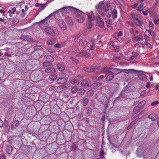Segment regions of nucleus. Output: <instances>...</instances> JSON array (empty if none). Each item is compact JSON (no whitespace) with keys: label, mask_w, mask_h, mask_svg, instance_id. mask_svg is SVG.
<instances>
[{"label":"nucleus","mask_w":159,"mask_h":159,"mask_svg":"<svg viewBox=\"0 0 159 159\" xmlns=\"http://www.w3.org/2000/svg\"><path fill=\"white\" fill-rule=\"evenodd\" d=\"M44 30L46 33L52 36L58 34V30L55 27L48 26L44 29Z\"/></svg>","instance_id":"f257e3e1"},{"label":"nucleus","mask_w":159,"mask_h":159,"mask_svg":"<svg viewBox=\"0 0 159 159\" xmlns=\"http://www.w3.org/2000/svg\"><path fill=\"white\" fill-rule=\"evenodd\" d=\"M77 14V20L79 23H82L84 20V17L83 15L82 12L78 9L76 11H75Z\"/></svg>","instance_id":"f03ea898"},{"label":"nucleus","mask_w":159,"mask_h":159,"mask_svg":"<svg viewBox=\"0 0 159 159\" xmlns=\"http://www.w3.org/2000/svg\"><path fill=\"white\" fill-rule=\"evenodd\" d=\"M114 73L111 71H108L106 73V80L107 81H110L112 80L114 76L113 75Z\"/></svg>","instance_id":"7ed1b4c3"},{"label":"nucleus","mask_w":159,"mask_h":159,"mask_svg":"<svg viewBox=\"0 0 159 159\" xmlns=\"http://www.w3.org/2000/svg\"><path fill=\"white\" fill-rule=\"evenodd\" d=\"M20 39L24 41H28L33 42H36L33 41L32 38L31 36H28L27 35H25L22 34L20 37Z\"/></svg>","instance_id":"20e7f679"},{"label":"nucleus","mask_w":159,"mask_h":159,"mask_svg":"<svg viewBox=\"0 0 159 159\" xmlns=\"http://www.w3.org/2000/svg\"><path fill=\"white\" fill-rule=\"evenodd\" d=\"M19 123L20 122L18 120H13L11 124V129L12 130L16 129L18 127Z\"/></svg>","instance_id":"39448f33"},{"label":"nucleus","mask_w":159,"mask_h":159,"mask_svg":"<svg viewBox=\"0 0 159 159\" xmlns=\"http://www.w3.org/2000/svg\"><path fill=\"white\" fill-rule=\"evenodd\" d=\"M78 56L82 57L84 56L85 57H89L90 56V54L87 52L85 50H82L81 52H79L77 53Z\"/></svg>","instance_id":"423d86ee"},{"label":"nucleus","mask_w":159,"mask_h":159,"mask_svg":"<svg viewBox=\"0 0 159 159\" xmlns=\"http://www.w3.org/2000/svg\"><path fill=\"white\" fill-rule=\"evenodd\" d=\"M58 24L62 30H64L66 29L65 24L62 20L59 19L58 20Z\"/></svg>","instance_id":"0eeeda50"},{"label":"nucleus","mask_w":159,"mask_h":159,"mask_svg":"<svg viewBox=\"0 0 159 159\" xmlns=\"http://www.w3.org/2000/svg\"><path fill=\"white\" fill-rule=\"evenodd\" d=\"M98 24L99 26L101 28H102L104 26V22L100 16H98L97 18Z\"/></svg>","instance_id":"6e6552de"},{"label":"nucleus","mask_w":159,"mask_h":159,"mask_svg":"<svg viewBox=\"0 0 159 159\" xmlns=\"http://www.w3.org/2000/svg\"><path fill=\"white\" fill-rule=\"evenodd\" d=\"M44 59L49 62H52L54 60L53 57L52 56L48 55H45L44 57Z\"/></svg>","instance_id":"1a4fd4ad"},{"label":"nucleus","mask_w":159,"mask_h":159,"mask_svg":"<svg viewBox=\"0 0 159 159\" xmlns=\"http://www.w3.org/2000/svg\"><path fill=\"white\" fill-rule=\"evenodd\" d=\"M44 72L47 73H54L55 72V69L52 67H48L45 69Z\"/></svg>","instance_id":"9d476101"},{"label":"nucleus","mask_w":159,"mask_h":159,"mask_svg":"<svg viewBox=\"0 0 159 159\" xmlns=\"http://www.w3.org/2000/svg\"><path fill=\"white\" fill-rule=\"evenodd\" d=\"M89 102V99L85 97H83L82 99L81 103L84 106H86L88 104Z\"/></svg>","instance_id":"9b49d317"},{"label":"nucleus","mask_w":159,"mask_h":159,"mask_svg":"<svg viewBox=\"0 0 159 159\" xmlns=\"http://www.w3.org/2000/svg\"><path fill=\"white\" fill-rule=\"evenodd\" d=\"M62 9H66V11L67 12V13H68L70 12V11H72V9L75 10V11H76L78 10L76 8L74 7H64L62 8Z\"/></svg>","instance_id":"f8f14e48"},{"label":"nucleus","mask_w":159,"mask_h":159,"mask_svg":"<svg viewBox=\"0 0 159 159\" xmlns=\"http://www.w3.org/2000/svg\"><path fill=\"white\" fill-rule=\"evenodd\" d=\"M105 12V15L106 16L108 17H110L111 14L112 10L110 9H107L105 8L104 9Z\"/></svg>","instance_id":"ddd939ff"},{"label":"nucleus","mask_w":159,"mask_h":159,"mask_svg":"<svg viewBox=\"0 0 159 159\" xmlns=\"http://www.w3.org/2000/svg\"><path fill=\"white\" fill-rule=\"evenodd\" d=\"M58 12H61V13H62V14L63 15L64 14V15H65L67 13V12L66 11V9H62V8L59 9V10H58L57 11H54L53 13H56ZM52 14H53V13L51 14L50 15H49V16H48V17H49V16H51Z\"/></svg>","instance_id":"4468645a"},{"label":"nucleus","mask_w":159,"mask_h":159,"mask_svg":"<svg viewBox=\"0 0 159 159\" xmlns=\"http://www.w3.org/2000/svg\"><path fill=\"white\" fill-rule=\"evenodd\" d=\"M67 81L66 79L64 77L59 78L57 80V83L58 84H63Z\"/></svg>","instance_id":"2eb2a0df"},{"label":"nucleus","mask_w":159,"mask_h":159,"mask_svg":"<svg viewBox=\"0 0 159 159\" xmlns=\"http://www.w3.org/2000/svg\"><path fill=\"white\" fill-rule=\"evenodd\" d=\"M12 151L13 148L11 146L9 145L7 147L6 151L7 153L9 154H11L12 153Z\"/></svg>","instance_id":"dca6fc26"},{"label":"nucleus","mask_w":159,"mask_h":159,"mask_svg":"<svg viewBox=\"0 0 159 159\" xmlns=\"http://www.w3.org/2000/svg\"><path fill=\"white\" fill-rule=\"evenodd\" d=\"M57 39L56 38H53L47 41V43L49 45H52L56 42Z\"/></svg>","instance_id":"f3484780"},{"label":"nucleus","mask_w":159,"mask_h":159,"mask_svg":"<svg viewBox=\"0 0 159 159\" xmlns=\"http://www.w3.org/2000/svg\"><path fill=\"white\" fill-rule=\"evenodd\" d=\"M89 82L87 80H84L81 83V85L82 86H85L87 88L89 87Z\"/></svg>","instance_id":"a211bd4d"},{"label":"nucleus","mask_w":159,"mask_h":159,"mask_svg":"<svg viewBox=\"0 0 159 159\" xmlns=\"http://www.w3.org/2000/svg\"><path fill=\"white\" fill-rule=\"evenodd\" d=\"M79 43L80 46L83 47L87 44V42L86 40L84 39H81L80 40Z\"/></svg>","instance_id":"6ab92c4d"},{"label":"nucleus","mask_w":159,"mask_h":159,"mask_svg":"<svg viewBox=\"0 0 159 159\" xmlns=\"http://www.w3.org/2000/svg\"><path fill=\"white\" fill-rule=\"evenodd\" d=\"M156 116L155 113H152L148 116V118L151 119L152 121H154L156 120Z\"/></svg>","instance_id":"aec40b11"},{"label":"nucleus","mask_w":159,"mask_h":159,"mask_svg":"<svg viewBox=\"0 0 159 159\" xmlns=\"http://www.w3.org/2000/svg\"><path fill=\"white\" fill-rule=\"evenodd\" d=\"M112 17L113 19H115L116 18L117 16V10L114 9L113 11H111V14Z\"/></svg>","instance_id":"412c9836"},{"label":"nucleus","mask_w":159,"mask_h":159,"mask_svg":"<svg viewBox=\"0 0 159 159\" xmlns=\"http://www.w3.org/2000/svg\"><path fill=\"white\" fill-rule=\"evenodd\" d=\"M104 4L103 2H100L98 5L96 6V8L98 10H102L104 7Z\"/></svg>","instance_id":"4be33fe9"},{"label":"nucleus","mask_w":159,"mask_h":159,"mask_svg":"<svg viewBox=\"0 0 159 159\" xmlns=\"http://www.w3.org/2000/svg\"><path fill=\"white\" fill-rule=\"evenodd\" d=\"M143 37L142 35H139L137 36L134 37V40L135 41H139L143 40Z\"/></svg>","instance_id":"5701e85b"},{"label":"nucleus","mask_w":159,"mask_h":159,"mask_svg":"<svg viewBox=\"0 0 159 159\" xmlns=\"http://www.w3.org/2000/svg\"><path fill=\"white\" fill-rule=\"evenodd\" d=\"M88 21H92L93 20L95 19L94 16L92 12H91V14L88 13Z\"/></svg>","instance_id":"b1692460"},{"label":"nucleus","mask_w":159,"mask_h":159,"mask_svg":"<svg viewBox=\"0 0 159 159\" xmlns=\"http://www.w3.org/2000/svg\"><path fill=\"white\" fill-rule=\"evenodd\" d=\"M138 77L142 80L145 81L147 79V77L144 74H140L138 75Z\"/></svg>","instance_id":"393cba45"},{"label":"nucleus","mask_w":159,"mask_h":159,"mask_svg":"<svg viewBox=\"0 0 159 159\" xmlns=\"http://www.w3.org/2000/svg\"><path fill=\"white\" fill-rule=\"evenodd\" d=\"M134 21L136 25L138 26L142 25L143 24V22L141 21H140L138 18L135 19Z\"/></svg>","instance_id":"a878e982"},{"label":"nucleus","mask_w":159,"mask_h":159,"mask_svg":"<svg viewBox=\"0 0 159 159\" xmlns=\"http://www.w3.org/2000/svg\"><path fill=\"white\" fill-rule=\"evenodd\" d=\"M130 17L134 21L135 19H138V16L137 14L133 13L130 14Z\"/></svg>","instance_id":"bb28decb"},{"label":"nucleus","mask_w":159,"mask_h":159,"mask_svg":"<svg viewBox=\"0 0 159 159\" xmlns=\"http://www.w3.org/2000/svg\"><path fill=\"white\" fill-rule=\"evenodd\" d=\"M136 153L137 155L139 157H142L143 155V152H142V149L140 148H138L137 150Z\"/></svg>","instance_id":"cd10ccee"},{"label":"nucleus","mask_w":159,"mask_h":159,"mask_svg":"<svg viewBox=\"0 0 159 159\" xmlns=\"http://www.w3.org/2000/svg\"><path fill=\"white\" fill-rule=\"evenodd\" d=\"M57 78V75L55 74H54L50 76L48 79L50 81H54Z\"/></svg>","instance_id":"c85d7f7f"},{"label":"nucleus","mask_w":159,"mask_h":159,"mask_svg":"<svg viewBox=\"0 0 159 159\" xmlns=\"http://www.w3.org/2000/svg\"><path fill=\"white\" fill-rule=\"evenodd\" d=\"M85 90L83 88H80L78 90V93L80 96H82L84 94Z\"/></svg>","instance_id":"c756f323"},{"label":"nucleus","mask_w":159,"mask_h":159,"mask_svg":"<svg viewBox=\"0 0 159 159\" xmlns=\"http://www.w3.org/2000/svg\"><path fill=\"white\" fill-rule=\"evenodd\" d=\"M94 94V92L93 90L90 89L87 92L88 97H91L93 96Z\"/></svg>","instance_id":"7c9ffc66"},{"label":"nucleus","mask_w":159,"mask_h":159,"mask_svg":"<svg viewBox=\"0 0 159 159\" xmlns=\"http://www.w3.org/2000/svg\"><path fill=\"white\" fill-rule=\"evenodd\" d=\"M140 109H141L139 106H135L134 109V112L136 114L140 111Z\"/></svg>","instance_id":"2f4dec72"},{"label":"nucleus","mask_w":159,"mask_h":159,"mask_svg":"<svg viewBox=\"0 0 159 159\" xmlns=\"http://www.w3.org/2000/svg\"><path fill=\"white\" fill-rule=\"evenodd\" d=\"M57 66L59 70L61 71H63L65 69L64 67L61 64H57Z\"/></svg>","instance_id":"473e14b6"},{"label":"nucleus","mask_w":159,"mask_h":159,"mask_svg":"<svg viewBox=\"0 0 159 159\" xmlns=\"http://www.w3.org/2000/svg\"><path fill=\"white\" fill-rule=\"evenodd\" d=\"M146 103V101H142L139 102L138 104V106L140 107L141 109H142L143 106Z\"/></svg>","instance_id":"72a5a7b5"},{"label":"nucleus","mask_w":159,"mask_h":159,"mask_svg":"<svg viewBox=\"0 0 159 159\" xmlns=\"http://www.w3.org/2000/svg\"><path fill=\"white\" fill-rule=\"evenodd\" d=\"M34 51H37L38 50L42 51L43 49V48L41 47L39 45L34 46Z\"/></svg>","instance_id":"f704fd0d"},{"label":"nucleus","mask_w":159,"mask_h":159,"mask_svg":"<svg viewBox=\"0 0 159 159\" xmlns=\"http://www.w3.org/2000/svg\"><path fill=\"white\" fill-rule=\"evenodd\" d=\"M52 64L51 62H44L43 64V66H52Z\"/></svg>","instance_id":"c9c22d12"},{"label":"nucleus","mask_w":159,"mask_h":159,"mask_svg":"<svg viewBox=\"0 0 159 159\" xmlns=\"http://www.w3.org/2000/svg\"><path fill=\"white\" fill-rule=\"evenodd\" d=\"M78 89L77 87H75L72 88L71 90V92L72 93H75L77 91Z\"/></svg>","instance_id":"e433bc0d"},{"label":"nucleus","mask_w":159,"mask_h":159,"mask_svg":"<svg viewBox=\"0 0 159 159\" xmlns=\"http://www.w3.org/2000/svg\"><path fill=\"white\" fill-rule=\"evenodd\" d=\"M87 25L88 28H91L93 26V24L91 22V21H88Z\"/></svg>","instance_id":"4c0bfd02"},{"label":"nucleus","mask_w":159,"mask_h":159,"mask_svg":"<svg viewBox=\"0 0 159 159\" xmlns=\"http://www.w3.org/2000/svg\"><path fill=\"white\" fill-rule=\"evenodd\" d=\"M143 3H141L137 8V10L139 11H142L143 10Z\"/></svg>","instance_id":"58836bf2"},{"label":"nucleus","mask_w":159,"mask_h":159,"mask_svg":"<svg viewBox=\"0 0 159 159\" xmlns=\"http://www.w3.org/2000/svg\"><path fill=\"white\" fill-rule=\"evenodd\" d=\"M71 147L72 149V150L73 151H75L77 149L76 145L74 143H73L71 145Z\"/></svg>","instance_id":"ea45409f"},{"label":"nucleus","mask_w":159,"mask_h":159,"mask_svg":"<svg viewBox=\"0 0 159 159\" xmlns=\"http://www.w3.org/2000/svg\"><path fill=\"white\" fill-rule=\"evenodd\" d=\"M102 84L101 82H97L95 83H94L93 84V86L95 87H99L102 85Z\"/></svg>","instance_id":"a19ab883"},{"label":"nucleus","mask_w":159,"mask_h":159,"mask_svg":"<svg viewBox=\"0 0 159 159\" xmlns=\"http://www.w3.org/2000/svg\"><path fill=\"white\" fill-rule=\"evenodd\" d=\"M70 95V94L69 92H66L64 93V94L63 96L65 98H68Z\"/></svg>","instance_id":"79ce46f5"},{"label":"nucleus","mask_w":159,"mask_h":159,"mask_svg":"<svg viewBox=\"0 0 159 159\" xmlns=\"http://www.w3.org/2000/svg\"><path fill=\"white\" fill-rule=\"evenodd\" d=\"M148 26L149 27H152V29H153L154 28V25L152 21L150 20L149 21Z\"/></svg>","instance_id":"37998d69"},{"label":"nucleus","mask_w":159,"mask_h":159,"mask_svg":"<svg viewBox=\"0 0 159 159\" xmlns=\"http://www.w3.org/2000/svg\"><path fill=\"white\" fill-rule=\"evenodd\" d=\"M80 36V35L79 34H78L75 36V37L74 41V42H75V43L76 42H77V41L78 39L79 38V37Z\"/></svg>","instance_id":"c03bdc74"},{"label":"nucleus","mask_w":159,"mask_h":159,"mask_svg":"<svg viewBox=\"0 0 159 159\" xmlns=\"http://www.w3.org/2000/svg\"><path fill=\"white\" fill-rule=\"evenodd\" d=\"M104 152L103 150H102L100 152L99 156L101 158H103L104 157Z\"/></svg>","instance_id":"a18cd8bd"},{"label":"nucleus","mask_w":159,"mask_h":159,"mask_svg":"<svg viewBox=\"0 0 159 159\" xmlns=\"http://www.w3.org/2000/svg\"><path fill=\"white\" fill-rule=\"evenodd\" d=\"M56 87L54 86L50 87L49 88V90L50 91H54L56 90Z\"/></svg>","instance_id":"49530a36"},{"label":"nucleus","mask_w":159,"mask_h":159,"mask_svg":"<svg viewBox=\"0 0 159 159\" xmlns=\"http://www.w3.org/2000/svg\"><path fill=\"white\" fill-rule=\"evenodd\" d=\"M122 35V33L121 31H120L118 33L115 34V37L116 36H117V37L120 36H121Z\"/></svg>","instance_id":"de8ad7c7"},{"label":"nucleus","mask_w":159,"mask_h":159,"mask_svg":"<svg viewBox=\"0 0 159 159\" xmlns=\"http://www.w3.org/2000/svg\"><path fill=\"white\" fill-rule=\"evenodd\" d=\"M40 7L42 8V9H40L39 8V11H41L45 7V4H40Z\"/></svg>","instance_id":"09e8293b"},{"label":"nucleus","mask_w":159,"mask_h":159,"mask_svg":"<svg viewBox=\"0 0 159 159\" xmlns=\"http://www.w3.org/2000/svg\"><path fill=\"white\" fill-rule=\"evenodd\" d=\"M159 103V102L158 101H156L153 102L151 104L152 106H154L157 105Z\"/></svg>","instance_id":"8fccbe9b"},{"label":"nucleus","mask_w":159,"mask_h":159,"mask_svg":"<svg viewBox=\"0 0 159 159\" xmlns=\"http://www.w3.org/2000/svg\"><path fill=\"white\" fill-rule=\"evenodd\" d=\"M70 87V85L68 84H66L64 85H62V87L63 89L68 88Z\"/></svg>","instance_id":"3c124183"},{"label":"nucleus","mask_w":159,"mask_h":159,"mask_svg":"<svg viewBox=\"0 0 159 159\" xmlns=\"http://www.w3.org/2000/svg\"><path fill=\"white\" fill-rule=\"evenodd\" d=\"M159 21V19L155 18L154 20V23L155 25H158V22Z\"/></svg>","instance_id":"603ef678"},{"label":"nucleus","mask_w":159,"mask_h":159,"mask_svg":"<svg viewBox=\"0 0 159 159\" xmlns=\"http://www.w3.org/2000/svg\"><path fill=\"white\" fill-rule=\"evenodd\" d=\"M87 111V113H89L92 112V109L89 107H86Z\"/></svg>","instance_id":"864d4df0"},{"label":"nucleus","mask_w":159,"mask_h":159,"mask_svg":"<svg viewBox=\"0 0 159 159\" xmlns=\"http://www.w3.org/2000/svg\"><path fill=\"white\" fill-rule=\"evenodd\" d=\"M129 32L133 36H135V34L134 33V30L133 29H130Z\"/></svg>","instance_id":"5fc2aeb1"},{"label":"nucleus","mask_w":159,"mask_h":159,"mask_svg":"<svg viewBox=\"0 0 159 159\" xmlns=\"http://www.w3.org/2000/svg\"><path fill=\"white\" fill-rule=\"evenodd\" d=\"M48 52L51 53H54L55 52V50L52 48H49L48 49Z\"/></svg>","instance_id":"6e6d98bb"},{"label":"nucleus","mask_w":159,"mask_h":159,"mask_svg":"<svg viewBox=\"0 0 159 159\" xmlns=\"http://www.w3.org/2000/svg\"><path fill=\"white\" fill-rule=\"evenodd\" d=\"M95 69V68L93 66H92L90 68V72H93Z\"/></svg>","instance_id":"4d7b16f0"},{"label":"nucleus","mask_w":159,"mask_h":159,"mask_svg":"<svg viewBox=\"0 0 159 159\" xmlns=\"http://www.w3.org/2000/svg\"><path fill=\"white\" fill-rule=\"evenodd\" d=\"M84 70L85 71L88 72H90V68L88 67H84L83 68Z\"/></svg>","instance_id":"13d9d810"},{"label":"nucleus","mask_w":159,"mask_h":159,"mask_svg":"<svg viewBox=\"0 0 159 159\" xmlns=\"http://www.w3.org/2000/svg\"><path fill=\"white\" fill-rule=\"evenodd\" d=\"M54 47L55 48H60L61 47V45L58 43H56L54 45Z\"/></svg>","instance_id":"bf43d9fd"},{"label":"nucleus","mask_w":159,"mask_h":159,"mask_svg":"<svg viewBox=\"0 0 159 159\" xmlns=\"http://www.w3.org/2000/svg\"><path fill=\"white\" fill-rule=\"evenodd\" d=\"M112 22V19H109L106 21V23L107 24H109L111 23Z\"/></svg>","instance_id":"052dcab7"},{"label":"nucleus","mask_w":159,"mask_h":159,"mask_svg":"<svg viewBox=\"0 0 159 159\" xmlns=\"http://www.w3.org/2000/svg\"><path fill=\"white\" fill-rule=\"evenodd\" d=\"M132 54L135 57L137 56L138 55V53L135 52H132Z\"/></svg>","instance_id":"680f3d73"},{"label":"nucleus","mask_w":159,"mask_h":159,"mask_svg":"<svg viewBox=\"0 0 159 159\" xmlns=\"http://www.w3.org/2000/svg\"><path fill=\"white\" fill-rule=\"evenodd\" d=\"M138 4L137 3H135L131 6V7L133 8H137Z\"/></svg>","instance_id":"e2e57ef3"},{"label":"nucleus","mask_w":159,"mask_h":159,"mask_svg":"<svg viewBox=\"0 0 159 159\" xmlns=\"http://www.w3.org/2000/svg\"><path fill=\"white\" fill-rule=\"evenodd\" d=\"M13 139L12 137H10L8 139V141L10 143H11Z\"/></svg>","instance_id":"0e129e2a"},{"label":"nucleus","mask_w":159,"mask_h":159,"mask_svg":"<svg viewBox=\"0 0 159 159\" xmlns=\"http://www.w3.org/2000/svg\"><path fill=\"white\" fill-rule=\"evenodd\" d=\"M95 101L94 100H92L91 101V105H93V107H94L95 106Z\"/></svg>","instance_id":"69168bd1"},{"label":"nucleus","mask_w":159,"mask_h":159,"mask_svg":"<svg viewBox=\"0 0 159 159\" xmlns=\"http://www.w3.org/2000/svg\"><path fill=\"white\" fill-rule=\"evenodd\" d=\"M130 41V39H128L126 40L125 43V44H128V43H129Z\"/></svg>","instance_id":"338daca9"},{"label":"nucleus","mask_w":159,"mask_h":159,"mask_svg":"<svg viewBox=\"0 0 159 159\" xmlns=\"http://www.w3.org/2000/svg\"><path fill=\"white\" fill-rule=\"evenodd\" d=\"M6 158V157L5 155H2L0 158V159H5Z\"/></svg>","instance_id":"774afa93"}]
</instances>
